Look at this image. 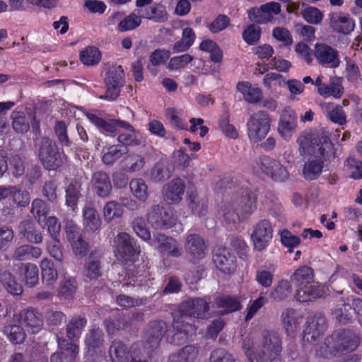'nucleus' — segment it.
<instances>
[{
    "instance_id": "obj_44",
    "label": "nucleus",
    "mask_w": 362,
    "mask_h": 362,
    "mask_svg": "<svg viewBox=\"0 0 362 362\" xmlns=\"http://www.w3.org/2000/svg\"><path fill=\"white\" fill-rule=\"evenodd\" d=\"M320 296V289L313 284L298 287L295 298L299 302H308Z\"/></svg>"
},
{
    "instance_id": "obj_12",
    "label": "nucleus",
    "mask_w": 362,
    "mask_h": 362,
    "mask_svg": "<svg viewBox=\"0 0 362 362\" xmlns=\"http://www.w3.org/2000/svg\"><path fill=\"white\" fill-rule=\"evenodd\" d=\"M261 170L275 181L283 182L288 177V172L278 160L264 156L258 163Z\"/></svg>"
},
{
    "instance_id": "obj_31",
    "label": "nucleus",
    "mask_w": 362,
    "mask_h": 362,
    "mask_svg": "<svg viewBox=\"0 0 362 362\" xmlns=\"http://www.w3.org/2000/svg\"><path fill=\"white\" fill-rule=\"evenodd\" d=\"M87 325V320L84 317L75 315L71 317L66 327V337L70 342L78 340L82 331Z\"/></svg>"
},
{
    "instance_id": "obj_23",
    "label": "nucleus",
    "mask_w": 362,
    "mask_h": 362,
    "mask_svg": "<svg viewBox=\"0 0 362 362\" xmlns=\"http://www.w3.org/2000/svg\"><path fill=\"white\" fill-rule=\"evenodd\" d=\"M329 25L335 32L348 35L354 30L355 23L349 14L335 12L330 15Z\"/></svg>"
},
{
    "instance_id": "obj_11",
    "label": "nucleus",
    "mask_w": 362,
    "mask_h": 362,
    "mask_svg": "<svg viewBox=\"0 0 362 362\" xmlns=\"http://www.w3.org/2000/svg\"><path fill=\"white\" fill-rule=\"evenodd\" d=\"M326 329V319L323 315H315L308 317L303 330L304 341L310 344L317 341Z\"/></svg>"
},
{
    "instance_id": "obj_8",
    "label": "nucleus",
    "mask_w": 362,
    "mask_h": 362,
    "mask_svg": "<svg viewBox=\"0 0 362 362\" xmlns=\"http://www.w3.org/2000/svg\"><path fill=\"white\" fill-rule=\"evenodd\" d=\"M116 254L123 261H132L140 252L139 246L127 233H119L115 237Z\"/></svg>"
},
{
    "instance_id": "obj_62",
    "label": "nucleus",
    "mask_w": 362,
    "mask_h": 362,
    "mask_svg": "<svg viewBox=\"0 0 362 362\" xmlns=\"http://www.w3.org/2000/svg\"><path fill=\"white\" fill-rule=\"evenodd\" d=\"M25 274V284L30 287L34 286L39 280L37 267L31 263L26 264L23 267Z\"/></svg>"
},
{
    "instance_id": "obj_20",
    "label": "nucleus",
    "mask_w": 362,
    "mask_h": 362,
    "mask_svg": "<svg viewBox=\"0 0 362 362\" xmlns=\"http://www.w3.org/2000/svg\"><path fill=\"white\" fill-rule=\"evenodd\" d=\"M85 346L90 356L100 354L104 350V333L99 327H93L85 336Z\"/></svg>"
},
{
    "instance_id": "obj_42",
    "label": "nucleus",
    "mask_w": 362,
    "mask_h": 362,
    "mask_svg": "<svg viewBox=\"0 0 362 362\" xmlns=\"http://www.w3.org/2000/svg\"><path fill=\"white\" fill-rule=\"evenodd\" d=\"M81 182L77 180H71L66 189V205L73 209L76 206L81 197Z\"/></svg>"
},
{
    "instance_id": "obj_9",
    "label": "nucleus",
    "mask_w": 362,
    "mask_h": 362,
    "mask_svg": "<svg viewBox=\"0 0 362 362\" xmlns=\"http://www.w3.org/2000/svg\"><path fill=\"white\" fill-rule=\"evenodd\" d=\"M210 298H192L186 300L180 306V311L185 315L197 319H204L210 310Z\"/></svg>"
},
{
    "instance_id": "obj_64",
    "label": "nucleus",
    "mask_w": 362,
    "mask_h": 362,
    "mask_svg": "<svg viewBox=\"0 0 362 362\" xmlns=\"http://www.w3.org/2000/svg\"><path fill=\"white\" fill-rule=\"evenodd\" d=\"M210 362H235L234 356L224 349H216L210 355Z\"/></svg>"
},
{
    "instance_id": "obj_18",
    "label": "nucleus",
    "mask_w": 362,
    "mask_h": 362,
    "mask_svg": "<svg viewBox=\"0 0 362 362\" xmlns=\"http://www.w3.org/2000/svg\"><path fill=\"white\" fill-rule=\"evenodd\" d=\"M59 351L54 353L50 357L51 362H75L78 354V346L69 342L64 338L58 339Z\"/></svg>"
},
{
    "instance_id": "obj_49",
    "label": "nucleus",
    "mask_w": 362,
    "mask_h": 362,
    "mask_svg": "<svg viewBox=\"0 0 362 362\" xmlns=\"http://www.w3.org/2000/svg\"><path fill=\"white\" fill-rule=\"evenodd\" d=\"M128 151L129 148H127L125 146L112 145L107 148V151L103 155V161L105 165H112Z\"/></svg>"
},
{
    "instance_id": "obj_19",
    "label": "nucleus",
    "mask_w": 362,
    "mask_h": 362,
    "mask_svg": "<svg viewBox=\"0 0 362 362\" xmlns=\"http://www.w3.org/2000/svg\"><path fill=\"white\" fill-rule=\"evenodd\" d=\"M107 23L109 25L117 23V30L120 33H124L138 28L141 23V19L140 16L134 13L124 16V13L122 12H115L109 17Z\"/></svg>"
},
{
    "instance_id": "obj_55",
    "label": "nucleus",
    "mask_w": 362,
    "mask_h": 362,
    "mask_svg": "<svg viewBox=\"0 0 362 362\" xmlns=\"http://www.w3.org/2000/svg\"><path fill=\"white\" fill-rule=\"evenodd\" d=\"M80 59L86 65H95L100 60V52L95 47H88L81 52Z\"/></svg>"
},
{
    "instance_id": "obj_39",
    "label": "nucleus",
    "mask_w": 362,
    "mask_h": 362,
    "mask_svg": "<svg viewBox=\"0 0 362 362\" xmlns=\"http://www.w3.org/2000/svg\"><path fill=\"white\" fill-rule=\"evenodd\" d=\"M12 196L13 201L18 206H25L30 202V195L28 191L17 189L14 187H1V199Z\"/></svg>"
},
{
    "instance_id": "obj_59",
    "label": "nucleus",
    "mask_w": 362,
    "mask_h": 362,
    "mask_svg": "<svg viewBox=\"0 0 362 362\" xmlns=\"http://www.w3.org/2000/svg\"><path fill=\"white\" fill-rule=\"evenodd\" d=\"M171 173L169 168L164 163H157L151 173V177L153 182H158L169 178Z\"/></svg>"
},
{
    "instance_id": "obj_34",
    "label": "nucleus",
    "mask_w": 362,
    "mask_h": 362,
    "mask_svg": "<svg viewBox=\"0 0 362 362\" xmlns=\"http://www.w3.org/2000/svg\"><path fill=\"white\" fill-rule=\"evenodd\" d=\"M313 270L308 266H303L293 272L290 279L294 286L298 288L313 284Z\"/></svg>"
},
{
    "instance_id": "obj_41",
    "label": "nucleus",
    "mask_w": 362,
    "mask_h": 362,
    "mask_svg": "<svg viewBox=\"0 0 362 362\" xmlns=\"http://www.w3.org/2000/svg\"><path fill=\"white\" fill-rule=\"evenodd\" d=\"M130 318L124 315H119L115 318L104 320V325L109 334H114L119 330H124L130 325Z\"/></svg>"
},
{
    "instance_id": "obj_47",
    "label": "nucleus",
    "mask_w": 362,
    "mask_h": 362,
    "mask_svg": "<svg viewBox=\"0 0 362 362\" xmlns=\"http://www.w3.org/2000/svg\"><path fill=\"white\" fill-rule=\"evenodd\" d=\"M122 164L127 172H136L143 168L145 164V159L140 154L131 153L122 160Z\"/></svg>"
},
{
    "instance_id": "obj_60",
    "label": "nucleus",
    "mask_w": 362,
    "mask_h": 362,
    "mask_svg": "<svg viewBox=\"0 0 362 362\" xmlns=\"http://www.w3.org/2000/svg\"><path fill=\"white\" fill-rule=\"evenodd\" d=\"M4 286L6 291L12 295H19L22 293L23 288L11 273L5 272L1 278Z\"/></svg>"
},
{
    "instance_id": "obj_30",
    "label": "nucleus",
    "mask_w": 362,
    "mask_h": 362,
    "mask_svg": "<svg viewBox=\"0 0 362 362\" xmlns=\"http://www.w3.org/2000/svg\"><path fill=\"white\" fill-rule=\"evenodd\" d=\"M19 321L22 325L31 329L33 333L38 332L42 326L40 314L34 308L23 310L19 314Z\"/></svg>"
},
{
    "instance_id": "obj_21",
    "label": "nucleus",
    "mask_w": 362,
    "mask_h": 362,
    "mask_svg": "<svg viewBox=\"0 0 362 362\" xmlns=\"http://www.w3.org/2000/svg\"><path fill=\"white\" fill-rule=\"evenodd\" d=\"M186 253L193 260L203 259L206 254V245L204 239L198 234H189L185 242Z\"/></svg>"
},
{
    "instance_id": "obj_56",
    "label": "nucleus",
    "mask_w": 362,
    "mask_h": 362,
    "mask_svg": "<svg viewBox=\"0 0 362 362\" xmlns=\"http://www.w3.org/2000/svg\"><path fill=\"white\" fill-rule=\"evenodd\" d=\"M344 170L354 179L362 177V162L349 157L344 163Z\"/></svg>"
},
{
    "instance_id": "obj_13",
    "label": "nucleus",
    "mask_w": 362,
    "mask_h": 362,
    "mask_svg": "<svg viewBox=\"0 0 362 362\" xmlns=\"http://www.w3.org/2000/svg\"><path fill=\"white\" fill-rule=\"evenodd\" d=\"M86 117L89 121L96 126L101 132L106 133H115L118 128H122L129 132H134V128L129 122L121 119H107L105 120L96 115L86 113Z\"/></svg>"
},
{
    "instance_id": "obj_52",
    "label": "nucleus",
    "mask_w": 362,
    "mask_h": 362,
    "mask_svg": "<svg viewBox=\"0 0 362 362\" xmlns=\"http://www.w3.org/2000/svg\"><path fill=\"white\" fill-rule=\"evenodd\" d=\"M198 351L192 345H188L182 349L177 354L170 356V362H194Z\"/></svg>"
},
{
    "instance_id": "obj_3",
    "label": "nucleus",
    "mask_w": 362,
    "mask_h": 362,
    "mask_svg": "<svg viewBox=\"0 0 362 362\" xmlns=\"http://www.w3.org/2000/svg\"><path fill=\"white\" fill-rule=\"evenodd\" d=\"M325 344L332 351L343 353L354 351L359 344V339L351 329H339L326 337Z\"/></svg>"
},
{
    "instance_id": "obj_38",
    "label": "nucleus",
    "mask_w": 362,
    "mask_h": 362,
    "mask_svg": "<svg viewBox=\"0 0 362 362\" xmlns=\"http://www.w3.org/2000/svg\"><path fill=\"white\" fill-rule=\"evenodd\" d=\"M318 93L324 97L333 96L335 98H340L344 93V88L341 85V80L339 77H332L329 84H325L317 89Z\"/></svg>"
},
{
    "instance_id": "obj_45",
    "label": "nucleus",
    "mask_w": 362,
    "mask_h": 362,
    "mask_svg": "<svg viewBox=\"0 0 362 362\" xmlns=\"http://www.w3.org/2000/svg\"><path fill=\"white\" fill-rule=\"evenodd\" d=\"M42 278L44 284L52 285L58 278V273L53 262L48 258L41 261Z\"/></svg>"
},
{
    "instance_id": "obj_15",
    "label": "nucleus",
    "mask_w": 362,
    "mask_h": 362,
    "mask_svg": "<svg viewBox=\"0 0 362 362\" xmlns=\"http://www.w3.org/2000/svg\"><path fill=\"white\" fill-rule=\"evenodd\" d=\"M314 55L321 65L329 68H337L339 66L340 59L338 52L327 45L317 43Z\"/></svg>"
},
{
    "instance_id": "obj_14",
    "label": "nucleus",
    "mask_w": 362,
    "mask_h": 362,
    "mask_svg": "<svg viewBox=\"0 0 362 362\" xmlns=\"http://www.w3.org/2000/svg\"><path fill=\"white\" fill-rule=\"evenodd\" d=\"M166 331L167 325L164 321L154 320L150 322L145 332V348L149 350L158 348Z\"/></svg>"
},
{
    "instance_id": "obj_29",
    "label": "nucleus",
    "mask_w": 362,
    "mask_h": 362,
    "mask_svg": "<svg viewBox=\"0 0 362 362\" xmlns=\"http://www.w3.org/2000/svg\"><path fill=\"white\" fill-rule=\"evenodd\" d=\"M155 239L160 243L158 248L161 253L174 257L181 256L182 250L179 247V243L175 239L160 233L155 235Z\"/></svg>"
},
{
    "instance_id": "obj_54",
    "label": "nucleus",
    "mask_w": 362,
    "mask_h": 362,
    "mask_svg": "<svg viewBox=\"0 0 362 362\" xmlns=\"http://www.w3.org/2000/svg\"><path fill=\"white\" fill-rule=\"evenodd\" d=\"M4 333L9 341L14 344H22L26 337L23 329L20 325H8L4 327Z\"/></svg>"
},
{
    "instance_id": "obj_37",
    "label": "nucleus",
    "mask_w": 362,
    "mask_h": 362,
    "mask_svg": "<svg viewBox=\"0 0 362 362\" xmlns=\"http://www.w3.org/2000/svg\"><path fill=\"white\" fill-rule=\"evenodd\" d=\"M320 106L322 111L332 122L339 125L346 123V115L340 105H334L331 103H324Z\"/></svg>"
},
{
    "instance_id": "obj_61",
    "label": "nucleus",
    "mask_w": 362,
    "mask_h": 362,
    "mask_svg": "<svg viewBox=\"0 0 362 362\" xmlns=\"http://www.w3.org/2000/svg\"><path fill=\"white\" fill-rule=\"evenodd\" d=\"M31 213L37 220L40 224L46 219V215L48 214V208L45 202L39 199L33 200L32 203Z\"/></svg>"
},
{
    "instance_id": "obj_4",
    "label": "nucleus",
    "mask_w": 362,
    "mask_h": 362,
    "mask_svg": "<svg viewBox=\"0 0 362 362\" xmlns=\"http://www.w3.org/2000/svg\"><path fill=\"white\" fill-rule=\"evenodd\" d=\"M258 357L262 361L272 362L277 360L282 351V341L279 334L272 330H263L259 343Z\"/></svg>"
},
{
    "instance_id": "obj_43",
    "label": "nucleus",
    "mask_w": 362,
    "mask_h": 362,
    "mask_svg": "<svg viewBox=\"0 0 362 362\" xmlns=\"http://www.w3.org/2000/svg\"><path fill=\"white\" fill-rule=\"evenodd\" d=\"M237 89L243 95L245 100L250 103H255L260 100L262 90L259 88L252 87L248 82H239Z\"/></svg>"
},
{
    "instance_id": "obj_63",
    "label": "nucleus",
    "mask_w": 362,
    "mask_h": 362,
    "mask_svg": "<svg viewBox=\"0 0 362 362\" xmlns=\"http://www.w3.org/2000/svg\"><path fill=\"white\" fill-rule=\"evenodd\" d=\"M131 132L132 133H122L118 135L117 139L119 142V146H125L127 148H128V146L134 147L141 144V139L138 137L135 133V130Z\"/></svg>"
},
{
    "instance_id": "obj_10",
    "label": "nucleus",
    "mask_w": 362,
    "mask_h": 362,
    "mask_svg": "<svg viewBox=\"0 0 362 362\" xmlns=\"http://www.w3.org/2000/svg\"><path fill=\"white\" fill-rule=\"evenodd\" d=\"M273 228L268 220L257 222L252 229L251 239L255 249L261 251L266 248L272 238Z\"/></svg>"
},
{
    "instance_id": "obj_53",
    "label": "nucleus",
    "mask_w": 362,
    "mask_h": 362,
    "mask_svg": "<svg viewBox=\"0 0 362 362\" xmlns=\"http://www.w3.org/2000/svg\"><path fill=\"white\" fill-rule=\"evenodd\" d=\"M131 192L134 196L141 202H146L148 199V187L141 178H136L129 183Z\"/></svg>"
},
{
    "instance_id": "obj_32",
    "label": "nucleus",
    "mask_w": 362,
    "mask_h": 362,
    "mask_svg": "<svg viewBox=\"0 0 362 362\" xmlns=\"http://www.w3.org/2000/svg\"><path fill=\"white\" fill-rule=\"evenodd\" d=\"M281 317L287 334L294 337L301 322L302 317L294 309L289 308L283 312Z\"/></svg>"
},
{
    "instance_id": "obj_50",
    "label": "nucleus",
    "mask_w": 362,
    "mask_h": 362,
    "mask_svg": "<svg viewBox=\"0 0 362 362\" xmlns=\"http://www.w3.org/2000/svg\"><path fill=\"white\" fill-rule=\"evenodd\" d=\"M123 214V207L116 201H110L104 206L103 216L107 223H110L114 219L121 218Z\"/></svg>"
},
{
    "instance_id": "obj_27",
    "label": "nucleus",
    "mask_w": 362,
    "mask_h": 362,
    "mask_svg": "<svg viewBox=\"0 0 362 362\" xmlns=\"http://www.w3.org/2000/svg\"><path fill=\"white\" fill-rule=\"evenodd\" d=\"M83 274L86 281L95 280L101 276V257L100 255L93 252L90 253L86 260Z\"/></svg>"
},
{
    "instance_id": "obj_1",
    "label": "nucleus",
    "mask_w": 362,
    "mask_h": 362,
    "mask_svg": "<svg viewBox=\"0 0 362 362\" xmlns=\"http://www.w3.org/2000/svg\"><path fill=\"white\" fill-rule=\"evenodd\" d=\"M300 154H309L312 158L305 162L302 175L307 180L319 177L324 167V156L330 151L332 143L327 136L321 133L303 134L297 140Z\"/></svg>"
},
{
    "instance_id": "obj_48",
    "label": "nucleus",
    "mask_w": 362,
    "mask_h": 362,
    "mask_svg": "<svg viewBox=\"0 0 362 362\" xmlns=\"http://www.w3.org/2000/svg\"><path fill=\"white\" fill-rule=\"evenodd\" d=\"M77 290V283L74 278L64 276L60 282L58 296L64 299H71Z\"/></svg>"
},
{
    "instance_id": "obj_57",
    "label": "nucleus",
    "mask_w": 362,
    "mask_h": 362,
    "mask_svg": "<svg viewBox=\"0 0 362 362\" xmlns=\"http://www.w3.org/2000/svg\"><path fill=\"white\" fill-rule=\"evenodd\" d=\"M11 117L13 119V128L16 132L23 134L27 132L29 130V123L26 120L23 112H13Z\"/></svg>"
},
{
    "instance_id": "obj_36",
    "label": "nucleus",
    "mask_w": 362,
    "mask_h": 362,
    "mask_svg": "<svg viewBox=\"0 0 362 362\" xmlns=\"http://www.w3.org/2000/svg\"><path fill=\"white\" fill-rule=\"evenodd\" d=\"M83 226L88 231L97 230L101 225V221L96 209L90 206H85L83 209Z\"/></svg>"
},
{
    "instance_id": "obj_28",
    "label": "nucleus",
    "mask_w": 362,
    "mask_h": 362,
    "mask_svg": "<svg viewBox=\"0 0 362 362\" xmlns=\"http://www.w3.org/2000/svg\"><path fill=\"white\" fill-rule=\"evenodd\" d=\"M19 235L26 241L40 244L42 243L43 236L41 231L37 228L35 223L30 221H23L18 226Z\"/></svg>"
},
{
    "instance_id": "obj_17",
    "label": "nucleus",
    "mask_w": 362,
    "mask_h": 362,
    "mask_svg": "<svg viewBox=\"0 0 362 362\" xmlns=\"http://www.w3.org/2000/svg\"><path fill=\"white\" fill-rule=\"evenodd\" d=\"M281 12V5L274 1L262 5L259 8H252L249 11V18L251 21L262 24L273 19L274 15Z\"/></svg>"
},
{
    "instance_id": "obj_25",
    "label": "nucleus",
    "mask_w": 362,
    "mask_h": 362,
    "mask_svg": "<svg viewBox=\"0 0 362 362\" xmlns=\"http://www.w3.org/2000/svg\"><path fill=\"white\" fill-rule=\"evenodd\" d=\"M297 127V117L292 110H284L281 116L277 131L286 141L291 139Z\"/></svg>"
},
{
    "instance_id": "obj_51",
    "label": "nucleus",
    "mask_w": 362,
    "mask_h": 362,
    "mask_svg": "<svg viewBox=\"0 0 362 362\" xmlns=\"http://www.w3.org/2000/svg\"><path fill=\"white\" fill-rule=\"evenodd\" d=\"M105 82L124 86L125 83V74L122 66L119 65L110 66L105 74Z\"/></svg>"
},
{
    "instance_id": "obj_7",
    "label": "nucleus",
    "mask_w": 362,
    "mask_h": 362,
    "mask_svg": "<svg viewBox=\"0 0 362 362\" xmlns=\"http://www.w3.org/2000/svg\"><path fill=\"white\" fill-rule=\"evenodd\" d=\"M147 220L156 229H168L176 223V218L171 209L160 204L152 206L148 213Z\"/></svg>"
},
{
    "instance_id": "obj_6",
    "label": "nucleus",
    "mask_w": 362,
    "mask_h": 362,
    "mask_svg": "<svg viewBox=\"0 0 362 362\" xmlns=\"http://www.w3.org/2000/svg\"><path fill=\"white\" fill-rule=\"evenodd\" d=\"M271 122V117L266 112L254 113L247 123L249 139L255 143L262 141L269 133Z\"/></svg>"
},
{
    "instance_id": "obj_24",
    "label": "nucleus",
    "mask_w": 362,
    "mask_h": 362,
    "mask_svg": "<svg viewBox=\"0 0 362 362\" xmlns=\"http://www.w3.org/2000/svg\"><path fill=\"white\" fill-rule=\"evenodd\" d=\"M213 261L216 268L225 274H230L235 269V257L226 247L216 250Z\"/></svg>"
},
{
    "instance_id": "obj_16",
    "label": "nucleus",
    "mask_w": 362,
    "mask_h": 362,
    "mask_svg": "<svg viewBox=\"0 0 362 362\" xmlns=\"http://www.w3.org/2000/svg\"><path fill=\"white\" fill-rule=\"evenodd\" d=\"M90 184L93 191L100 198H107L112 192V186L110 176L103 170L92 173Z\"/></svg>"
},
{
    "instance_id": "obj_58",
    "label": "nucleus",
    "mask_w": 362,
    "mask_h": 362,
    "mask_svg": "<svg viewBox=\"0 0 362 362\" xmlns=\"http://www.w3.org/2000/svg\"><path fill=\"white\" fill-rule=\"evenodd\" d=\"M351 305L349 303H344L340 308H336L332 313L335 320L341 324H346L351 322L352 315L351 313Z\"/></svg>"
},
{
    "instance_id": "obj_5",
    "label": "nucleus",
    "mask_w": 362,
    "mask_h": 362,
    "mask_svg": "<svg viewBox=\"0 0 362 362\" xmlns=\"http://www.w3.org/2000/svg\"><path fill=\"white\" fill-rule=\"evenodd\" d=\"M38 156L43 166L49 170H56L62 163V153L56 143L47 137L42 138L38 143Z\"/></svg>"
},
{
    "instance_id": "obj_26",
    "label": "nucleus",
    "mask_w": 362,
    "mask_h": 362,
    "mask_svg": "<svg viewBox=\"0 0 362 362\" xmlns=\"http://www.w3.org/2000/svg\"><path fill=\"white\" fill-rule=\"evenodd\" d=\"M109 354L112 362H131L132 357L139 356L135 351H128L127 346L122 341L114 340L109 348Z\"/></svg>"
},
{
    "instance_id": "obj_46",
    "label": "nucleus",
    "mask_w": 362,
    "mask_h": 362,
    "mask_svg": "<svg viewBox=\"0 0 362 362\" xmlns=\"http://www.w3.org/2000/svg\"><path fill=\"white\" fill-rule=\"evenodd\" d=\"M173 328L175 333L172 337V342L179 344L180 340L185 341L187 339L189 332L194 330L193 326L187 322L183 321H174Z\"/></svg>"
},
{
    "instance_id": "obj_33",
    "label": "nucleus",
    "mask_w": 362,
    "mask_h": 362,
    "mask_svg": "<svg viewBox=\"0 0 362 362\" xmlns=\"http://www.w3.org/2000/svg\"><path fill=\"white\" fill-rule=\"evenodd\" d=\"M42 253L41 248L25 244L18 247L15 250L13 257L17 261H29L39 258Z\"/></svg>"
},
{
    "instance_id": "obj_22",
    "label": "nucleus",
    "mask_w": 362,
    "mask_h": 362,
    "mask_svg": "<svg viewBox=\"0 0 362 362\" xmlns=\"http://www.w3.org/2000/svg\"><path fill=\"white\" fill-rule=\"evenodd\" d=\"M185 190L184 181L178 177L174 178L163 186V198L168 203L178 204L182 199Z\"/></svg>"
},
{
    "instance_id": "obj_35",
    "label": "nucleus",
    "mask_w": 362,
    "mask_h": 362,
    "mask_svg": "<svg viewBox=\"0 0 362 362\" xmlns=\"http://www.w3.org/2000/svg\"><path fill=\"white\" fill-rule=\"evenodd\" d=\"M216 308L221 309L218 313L223 315L240 309L239 300L230 296L217 297L214 300Z\"/></svg>"
},
{
    "instance_id": "obj_40",
    "label": "nucleus",
    "mask_w": 362,
    "mask_h": 362,
    "mask_svg": "<svg viewBox=\"0 0 362 362\" xmlns=\"http://www.w3.org/2000/svg\"><path fill=\"white\" fill-rule=\"evenodd\" d=\"M292 293L291 281L287 279H281L270 292V297L276 302L287 299Z\"/></svg>"
},
{
    "instance_id": "obj_2",
    "label": "nucleus",
    "mask_w": 362,
    "mask_h": 362,
    "mask_svg": "<svg viewBox=\"0 0 362 362\" xmlns=\"http://www.w3.org/2000/svg\"><path fill=\"white\" fill-rule=\"evenodd\" d=\"M257 197L247 189H241L223 208L224 221L228 223L243 221L257 209Z\"/></svg>"
}]
</instances>
